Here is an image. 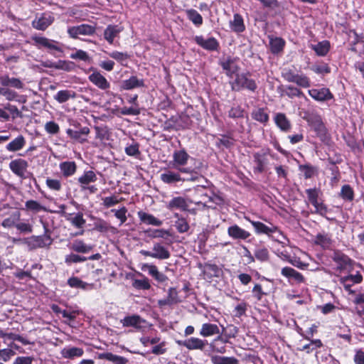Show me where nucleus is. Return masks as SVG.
I'll return each mask as SVG.
<instances>
[{"label":"nucleus","mask_w":364,"mask_h":364,"mask_svg":"<svg viewBox=\"0 0 364 364\" xmlns=\"http://www.w3.org/2000/svg\"><path fill=\"white\" fill-rule=\"evenodd\" d=\"M249 76V73H237L235 79L230 82L232 90L240 92L242 90H247L255 92L257 88V85L255 80L250 78Z\"/></svg>","instance_id":"obj_1"},{"label":"nucleus","mask_w":364,"mask_h":364,"mask_svg":"<svg viewBox=\"0 0 364 364\" xmlns=\"http://www.w3.org/2000/svg\"><path fill=\"white\" fill-rule=\"evenodd\" d=\"M332 259L336 265V269L340 272L343 271L350 272L353 268L354 261L348 255L340 251H335L332 256Z\"/></svg>","instance_id":"obj_2"},{"label":"nucleus","mask_w":364,"mask_h":364,"mask_svg":"<svg viewBox=\"0 0 364 364\" xmlns=\"http://www.w3.org/2000/svg\"><path fill=\"white\" fill-rule=\"evenodd\" d=\"M33 39L38 48H46L50 53L54 51L62 52L60 43L56 41L41 36H36Z\"/></svg>","instance_id":"obj_3"},{"label":"nucleus","mask_w":364,"mask_h":364,"mask_svg":"<svg viewBox=\"0 0 364 364\" xmlns=\"http://www.w3.org/2000/svg\"><path fill=\"white\" fill-rule=\"evenodd\" d=\"M363 281V276L358 272L355 274H350L347 276L341 277L339 282L343 285L346 291L349 294H354V291L351 289V287L356 284H360Z\"/></svg>","instance_id":"obj_4"},{"label":"nucleus","mask_w":364,"mask_h":364,"mask_svg":"<svg viewBox=\"0 0 364 364\" xmlns=\"http://www.w3.org/2000/svg\"><path fill=\"white\" fill-rule=\"evenodd\" d=\"M96 28L89 24H81L76 26L70 27L68 33L73 38H77L79 35L92 36L95 33Z\"/></svg>","instance_id":"obj_5"},{"label":"nucleus","mask_w":364,"mask_h":364,"mask_svg":"<svg viewBox=\"0 0 364 364\" xmlns=\"http://www.w3.org/2000/svg\"><path fill=\"white\" fill-rule=\"evenodd\" d=\"M121 323L124 327H133L136 330L142 329L146 323V321L139 315H132L125 316L121 320Z\"/></svg>","instance_id":"obj_6"},{"label":"nucleus","mask_w":364,"mask_h":364,"mask_svg":"<svg viewBox=\"0 0 364 364\" xmlns=\"http://www.w3.org/2000/svg\"><path fill=\"white\" fill-rule=\"evenodd\" d=\"M194 40L198 46L207 50H217L219 47L218 41L213 37L205 38L202 36H196Z\"/></svg>","instance_id":"obj_7"},{"label":"nucleus","mask_w":364,"mask_h":364,"mask_svg":"<svg viewBox=\"0 0 364 364\" xmlns=\"http://www.w3.org/2000/svg\"><path fill=\"white\" fill-rule=\"evenodd\" d=\"M160 179L166 184H173L185 181V178H182L178 171L176 172L166 168L164 169V172L160 175Z\"/></svg>","instance_id":"obj_8"},{"label":"nucleus","mask_w":364,"mask_h":364,"mask_svg":"<svg viewBox=\"0 0 364 364\" xmlns=\"http://www.w3.org/2000/svg\"><path fill=\"white\" fill-rule=\"evenodd\" d=\"M228 235L234 240H247L251 234L237 225H233L228 228Z\"/></svg>","instance_id":"obj_9"},{"label":"nucleus","mask_w":364,"mask_h":364,"mask_svg":"<svg viewBox=\"0 0 364 364\" xmlns=\"http://www.w3.org/2000/svg\"><path fill=\"white\" fill-rule=\"evenodd\" d=\"M89 80L98 88L105 90L109 88L110 83L98 71H94L88 77Z\"/></svg>","instance_id":"obj_10"},{"label":"nucleus","mask_w":364,"mask_h":364,"mask_svg":"<svg viewBox=\"0 0 364 364\" xmlns=\"http://www.w3.org/2000/svg\"><path fill=\"white\" fill-rule=\"evenodd\" d=\"M53 21L54 18L53 16L43 14L39 18L34 19L32 22V25L33 28L38 30L44 31L53 23Z\"/></svg>","instance_id":"obj_11"},{"label":"nucleus","mask_w":364,"mask_h":364,"mask_svg":"<svg viewBox=\"0 0 364 364\" xmlns=\"http://www.w3.org/2000/svg\"><path fill=\"white\" fill-rule=\"evenodd\" d=\"M123 31V27L119 25H108L104 31V38L109 43L113 44L114 40Z\"/></svg>","instance_id":"obj_12"},{"label":"nucleus","mask_w":364,"mask_h":364,"mask_svg":"<svg viewBox=\"0 0 364 364\" xmlns=\"http://www.w3.org/2000/svg\"><path fill=\"white\" fill-rule=\"evenodd\" d=\"M309 95L317 101L331 100L333 96L328 88L311 89L309 90Z\"/></svg>","instance_id":"obj_13"},{"label":"nucleus","mask_w":364,"mask_h":364,"mask_svg":"<svg viewBox=\"0 0 364 364\" xmlns=\"http://www.w3.org/2000/svg\"><path fill=\"white\" fill-rule=\"evenodd\" d=\"M0 95L4 96L8 101H16L18 102L24 103L26 99L23 96L19 95L16 91L10 89L7 86L0 87Z\"/></svg>","instance_id":"obj_14"},{"label":"nucleus","mask_w":364,"mask_h":364,"mask_svg":"<svg viewBox=\"0 0 364 364\" xmlns=\"http://www.w3.org/2000/svg\"><path fill=\"white\" fill-rule=\"evenodd\" d=\"M208 345L206 340H203L197 337H191L186 340L183 346L190 350H203Z\"/></svg>","instance_id":"obj_15"},{"label":"nucleus","mask_w":364,"mask_h":364,"mask_svg":"<svg viewBox=\"0 0 364 364\" xmlns=\"http://www.w3.org/2000/svg\"><path fill=\"white\" fill-rule=\"evenodd\" d=\"M144 86V80L138 78L135 75H132L129 79L123 80L121 83V89L124 90H130Z\"/></svg>","instance_id":"obj_16"},{"label":"nucleus","mask_w":364,"mask_h":364,"mask_svg":"<svg viewBox=\"0 0 364 364\" xmlns=\"http://www.w3.org/2000/svg\"><path fill=\"white\" fill-rule=\"evenodd\" d=\"M141 269L142 271H148L149 274L159 282H164L168 279V277L164 274L158 270L156 265L146 263L142 264Z\"/></svg>","instance_id":"obj_17"},{"label":"nucleus","mask_w":364,"mask_h":364,"mask_svg":"<svg viewBox=\"0 0 364 364\" xmlns=\"http://www.w3.org/2000/svg\"><path fill=\"white\" fill-rule=\"evenodd\" d=\"M0 85L18 90L23 89L24 86L23 82L19 78L10 77L8 75H0Z\"/></svg>","instance_id":"obj_18"},{"label":"nucleus","mask_w":364,"mask_h":364,"mask_svg":"<svg viewBox=\"0 0 364 364\" xmlns=\"http://www.w3.org/2000/svg\"><path fill=\"white\" fill-rule=\"evenodd\" d=\"M0 85L18 90L23 89L24 86L23 82L19 78L10 77L8 75H0Z\"/></svg>","instance_id":"obj_19"},{"label":"nucleus","mask_w":364,"mask_h":364,"mask_svg":"<svg viewBox=\"0 0 364 364\" xmlns=\"http://www.w3.org/2000/svg\"><path fill=\"white\" fill-rule=\"evenodd\" d=\"M189 158L190 156L184 149L175 151L173 154V166L176 168L186 165Z\"/></svg>","instance_id":"obj_20"},{"label":"nucleus","mask_w":364,"mask_h":364,"mask_svg":"<svg viewBox=\"0 0 364 364\" xmlns=\"http://www.w3.org/2000/svg\"><path fill=\"white\" fill-rule=\"evenodd\" d=\"M220 65L228 76L232 77L234 74H237L239 70V66L236 60L232 58H228L226 60L222 61Z\"/></svg>","instance_id":"obj_21"},{"label":"nucleus","mask_w":364,"mask_h":364,"mask_svg":"<svg viewBox=\"0 0 364 364\" xmlns=\"http://www.w3.org/2000/svg\"><path fill=\"white\" fill-rule=\"evenodd\" d=\"M60 354L64 358L74 359L82 356L84 350L78 347H65L60 350Z\"/></svg>","instance_id":"obj_22"},{"label":"nucleus","mask_w":364,"mask_h":364,"mask_svg":"<svg viewBox=\"0 0 364 364\" xmlns=\"http://www.w3.org/2000/svg\"><path fill=\"white\" fill-rule=\"evenodd\" d=\"M153 258L158 259H167L170 257L169 251L161 244L155 242L152 247Z\"/></svg>","instance_id":"obj_23"},{"label":"nucleus","mask_w":364,"mask_h":364,"mask_svg":"<svg viewBox=\"0 0 364 364\" xmlns=\"http://www.w3.org/2000/svg\"><path fill=\"white\" fill-rule=\"evenodd\" d=\"M27 166V162L21 159L13 160L9 164L10 169L18 176L23 175Z\"/></svg>","instance_id":"obj_24"},{"label":"nucleus","mask_w":364,"mask_h":364,"mask_svg":"<svg viewBox=\"0 0 364 364\" xmlns=\"http://www.w3.org/2000/svg\"><path fill=\"white\" fill-rule=\"evenodd\" d=\"M26 141L23 135H18L6 146L9 152H16L21 150L26 145Z\"/></svg>","instance_id":"obj_25"},{"label":"nucleus","mask_w":364,"mask_h":364,"mask_svg":"<svg viewBox=\"0 0 364 364\" xmlns=\"http://www.w3.org/2000/svg\"><path fill=\"white\" fill-rule=\"evenodd\" d=\"M199 334L203 337H210L220 334L218 325L210 323H205L202 325Z\"/></svg>","instance_id":"obj_26"},{"label":"nucleus","mask_w":364,"mask_h":364,"mask_svg":"<svg viewBox=\"0 0 364 364\" xmlns=\"http://www.w3.org/2000/svg\"><path fill=\"white\" fill-rule=\"evenodd\" d=\"M281 274L288 279H294L297 283H304L305 282L304 276L300 272L289 267L282 268Z\"/></svg>","instance_id":"obj_27"},{"label":"nucleus","mask_w":364,"mask_h":364,"mask_svg":"<svg viewBox=\"0 0 364 364\" xmlns=\"http://www.w3.org/2000/svg\"><path fill=\"white\" fill-rule=\"evenodd\" d=\"M249 221L254 227L255 230L257 234H266L269 235L277 230V228L274 225L267 226L259 221H253L250 220H249Z\"/></svg>","instance_id":"obj_28"},{"label":"nucleus","mask_w":364,"mask_h":364,"mask_svg":"<svg viewBox=\"0 0 364 364\" xmlns=\"http://www.w3.org/2000/svg\"><path fill=\"white\" fill-rule=\"evenodd\" d=\"M60 170L65 178L73 176L77 171V165L75 161H63L59 164Z\"/></svg>","instance_id":"obj_29"},{"label":"nucleus","mask_w":364,"mask_h":364,"mask_svg":"<svg viewBox=\"0 0 364 364\" xmlns=\"http://www.w3.org/2000/svg\"><path fill=\"white\" fill-rule=\"evenodd\" d=\"M267 154L266 151H263L262 153H255L253 155L254 161L257 164V166L255 168L256 171L262 173L264 171V168L267 164Z\"/></svg>","instance_id":"obj_30"},{"label":"nucleus","mask_w":364,"mask_h":364,"mask_svg":"<svg viewBox=\"0 0 364 364\" xmlns=\"http://www.w3.org/2000/svg\"><path fill=\"white\" fill-rule=\"evenodd\" d=\"M99 358L112 362L113 364H127L129 360L124 357L112 353H102L99 354Z\"/></svg>","instance_id":"obj_31"},{"label":"nucleus","mask_w":364,"mask_h":364,"mask_svg":"<svg viewBox=\"0 0 364 364\" xmlns=\"http://www.w3.org/2000/svg\"><path fill=\"white\" fill-rule=\"evenodd\" d=\"M97 180L95 173L92 171H86L77 178L80 188H85L86 186L91 183H94Z\"/></svg>","instance_id":"obj_32"},{"label":"nucleus","mask_w":364,"mask_h":364,"mask_svg":"<svg viewBox=\"0 0 364 364\" xmlns=\"http://www.w3.org/2000/svg\"><path fill=\"white\" fill-rule=\"evenodd\" d=\"M68 284L72 288L81 289L83 290L92 289L94 287L93 284H89L83 282L77 277H72L68 279Z\"/></svg>","instance_id":"obj_33"},{"label":"nucleus","mask_w":364,"mask_h":364,"mask_svg":"<svg viewBox=\"0 0 364 364\" xmlns=\"http://www.w3.org/2000/svg\"><path fill=\"white\" fill-rule=\"evenodd\" d=\"M332 242L333 240L331 236L326 233H318L314 239V243L323 249H329Z\"/></svg>","instance_id":"obj_34"},{"label":"nucleus","mask_w":364,"mask_h":364,"mask_svg":"<svg viewBox=\"0 0 364 364\" xmlns=\"http://www.w3.org/2000/svg\"><path fill=\"white\" fill-rule=\"evenodd\" d=\"M308 122L318 134H324L326 129L319 116H311L308 119Z\"/></svg>","instance_id":"obj_35"},{"label":"nucleus","mask_w":364,"mask_h":364,"mask_svg":"<svg viewBox=\"0 0 364 364\" xmlns=\"http://www.w3.org/2000/svg\"><path fill=\"white\" fill-rule=\"evenodd\" d=\"M138 216L140 220L147 225H151L154 226H161L162 221L154 217L153 215L146 213L143 211L138 212Z\"/></svg>","instance_id":"obj_36"},{"label":"nucleus","mask_w":364,"mask_h":364,"mask_svg":"<svg viewBox=\"0 0 364 364\" xmlns=\"http://www.w3.org/2000/svg\"><path fill=\"white\" fill-rule=\"evenodd\" d=\"M187 206L185 198L181 196L173 198L166 205V208L169 210L180 209L185 210Z\"/></svg>","instance_id":"obj_37"},{"label":"nucleus","mask_w":364,"mask_h":364,"mask_svg":"<svg viewBox=\"0 0 364 364\" xmlns=\"http://www.w3.org/2000/svg\"><path fill=\"white\" fill-rule=\"evenodd\" d=\"M70 248L76 252L85 254L92 250V246L85 244L82 240H75Z\"/></svg>","instance_id":"obj_38"},{"label":"nucleus","mask_w":364,"mask_h":364,"mask_svg":"<svg viewBox=\"0 0 364 364\" xmlns=\"http://www.w3.org/2000/svg\"><path fill=\"white\" fill-rule=\"evenodd\" d=\"M277 126L284 132H288L291 128L290 122L288 120L285 114L282 113L277 114L274 117Z\"/></svg>","instance_id":"obj_39"},{"label":"nucleus","mask_w":364,"mask_h":364,"mask_svg":"<svg viewBox=\"0 0 364 364\" xmlns=\"http://www.w3.org/2000/svg\"><path fill=\"white\" fill-rule=\"evenodd\" d=\"M75 97V92L68 90H60L53 96L54 100L59 103H65L70 99Z\"/></svg>","instance_id":"obj_40"},{"label":"nucleus","mask_w":364,"mask_h":364,"mask_svg":"<svg viewBox=\"0 0 364 364\" xmlns=\"http://www.w3.org/2000/svg\"><path fill=\"white\" fill-rule=\"evenodd\" d=\"M67 220L70 222L72 225L79 229H82L86 223L83 218V214L80 212L75 214H69Z\"/></svg>","instance_id":"obj_41"},{"label":"nucleus","mask_w":364,"mask_h":364,"mask_svg":"<svg viewBox=\"0 0 364 364\" xmlns=\"http://www.w3.org/2000/svg\"><path fill=\"white\" fill-rule=\"evenodd\" d=\"M186 16L196 26L199 27L203 24L202 16L195 9L186 10Z\"/></svg>","instance_id":"obj_42"},{"label":"nucleus","mask_w":364,"mask_h":364,"mask_svg":"<svg viewBox=\"0 0 364 364\" xmlns=\"http://www.w3.org/2000/svg\"><path fill=\"white\" fill-rule=\"evenodd\" d=\"M21 213L19 211H15L12 213L9 217L4 219L1 225L4 228H10L12 227H16V225H17L18 221L20 220Z\"/></svg>","instance_id":"obj_43"},{"label":"nucleus","mask_w":364,"mask_h":364,"mask_svg":"<svg viewBox=\"0 0 364 364\" xmlns=\"http://www.w3.org/2000/svg\"><path fill=\"white\" fill-rule=\"evenodd\" d=\"M213 364H238L239 361L235 357L213 355L210 358Z\"/></svg>","instance_id":"obj_44"},{"label":"nucleus","mask_w":364,"mask_h":364,"mask_svg":"<svg viewBox=\"0 0 364 364\" xmlns=\"http://www.w3.org/2000/svg\"><path fill=\"white\" fill-rule=\"evenodd\" d=\"M311 48L318 55L325 56L329 51L330 43L327 41H323L316 45H312Z\"/></svg>","instance_id":"obj_45"},{"label":"nucleus","mask_w":364,"mask_h":364,"mask_svg":"<svg viewBox=\"0 0 364 364\" xmlns=\"http://www.w3.org/2000/svg\"><path fill=\"white\" fill-rule=\"evenodd\" d=\"M252 118L261 123H266L269 120V114L264 108H257L252 111Z\"/></svg>","instance_id":"obj_46"},{"label":"nucleus","mask_w":364,"mask_h":364,"mask_svg":"<svg viewBox=\"0 0 364 364\" xmlns=\"http://www.w3.org/2000/svg\"><path fill=\"white\" fill-rule=\"evenodd\" d=\"M232 29L235 32H242L245 29V26L243 23L242 17L238 14H235L234 15L233 21L230 22Z\"/></svg>","instance_id":"obj_47"},{"label":"nucleus","mask_w":364,"mask_h":364,"mask_svg":"<svg viewBox=\"0 0 364 364\" xmlns=\"http://www.w3.org/2000/svg\"><path fill=\"white\" fill-rule=\"evenodd\" d=\"M31 242H36L37 246L39 247H44L50 246L52 243V239L48 235L41 236H33L31 237Z\"/></svg>","instance_id":"obj_48"},{"label":"nucleus","mask_w":364,"mask_h":364,"mask_svg":"<svg viewBox=\"0 0 364 364\" xmlns=\"http://www.w3.org/2000/svg\"><path fill=\"white\" fill-rule=\"evenodd\" d=\"M284 41L281 38H272L270 41L271 50L274 53L280 52L284 46Z\"/></svg>","instance_id":"obj_49"},{"label":"nucleus","mask_w":364,"mask_h":364,"mask_svg":"<svg viewBox=\"0 0 364 364\" xmlns=\"http://www.w3.org/2000/svg\"><path fill=\"white\" fill-rule=\"evenodd\" d=\"M134 288L136 289L148 290L151 288L149 280L144 277L142 279H134L132 283Z\"/></svg>","instance_id":"obj_50"},{"label":"nucleus","mask_w":364,"mask_h":364,"mask_svg":"<svg viewBox=\"0 0 364 364\" xmlns=\"http://www.w3.org/2000/svg\"><path fill=\"white\" fill-rule=\"evenodd\" d=\"M341 196L343 199L351 201L354 198V192L349 185H344L341 188Z\"/></svg>","instance_id":"obj_51"},{"label":"nucleus","mask_w":364,"mask_h":364,"mask_svg":"<svg viewBox=\"0 0 364 364\" xmlns=\"http://www.w3.org/2000/svg\"><path fill=\"white\" fill-rule=\"evenodd\" d=\"M25 206L28 210L38 213L41 210L46 211V208L41 205L38 201L34 200H27L25 203Z\"/></svg>","instance_id":"obj_52"},{"label":"nucleus","mask_w":364,"mask_h":364,"mask_svg":"<svg viewBox=\"0 0 364 364\" xmlns=\"http://www.w3.org/2000/svg\"><path fill=\"white\" fill-rule=\"evenodd\" d=\"M175 226L178 232L180 233L188 232L190 228L188 223L184 218H178V219L175 222Z\"/></svg>","instance_id":"obj_53"},{"label":"nucleus","mask_w":364,"mask_h":364,"mask_svg":"<svg viewBox=\"0 0 364 364\" xmlns=\"http://www.w3.org/2000/svg\"><path fill=\"white\" fill-rule=\"evenodd\" d=\"M285 95H287L290 98H293L295 97H301L304 96V93L299 88L292 86L288 85L286 87L284 90Z\"/></svg>","instance_id":"obj_54"},{"label":"nucleus","mask_w":364,"mask_h":364,"mask_svg":"<svg viewBox=\"0 0 364 364\" xmlns=\"http://www.w3.org/2000/svg\"><path fill=\"white\" fill-rule=\"evenodd\" d=\"M294 82L303 88H308L311 86L310 79L305 75L297 74Z\"/></svg>","instance_id":"obj_55"},{"label":"nucleus","mask_w":364,"mask_h":364,"mask_svg":"<svg viewBox=\"0 0 364 364\" xmlns=\"http://www.w3.org/2000/svg\"><path fill=\"white\" fill-rule=\"evenodd\" d=\"M87 260V257H82L75 254H70L65 256V262L68 264H70L72 263H79L82 262Z\"/></svg>","instance_id":"obj_56"},{"label":"nucleus","mask_w":364,"mask_h":364,"mask_svg":"<svg viewBox=\"0 0 364 364\" xmlns=\"http://www.w3.org/2000/svg\"><path fill=\"white\" fill-rule=\"evenodd\" d=\"M255 257L261 262L267 261L269 259V251L267 248H257L255 251Z\"/></svg>","instance_id":"obj_57"},{"label":"nucleus","mask_w":364,"mask_h":364,"mask_svg":"<svg viewBox=\"0 0 364 364\" xmlns=\"http://www.w3.org/2000/svg\"><path fill=\"white\" fill-rule=\"evenodd\" d=\"M4 109L8 110L13 119H15L17 117L21 118L23 114L21 111L18 109V107L15 105L7 103L4 105Z\"/></svg>","instance_id":"obj_58"},{"label":"nucleus","mask_w":364,"mask_h":364,"mask_svg":"<svg viewBox=\"0 0 364 364\" xmlns=\"http://www.w3.org/2000/svg\"><path fill=\"white\" fill-rule=\"evenodd\" d=\"M299 170L303 173L305 178H311L316 171V168L310 165H301L299 166Z\"/></svg>","instance_id":"obj_59"},{"label":"nucleus","mask_w":364,"mask_h":364,"mask_svg":"<svg viewBox=\"0 0 364 364\" xmlns=\"http://www.w3.org/2000/svg\"><path fill=\"white\" fill-rule=\"evenodd\" d=\"M109 228V224L102 219H98L94 223V229L101 232H106Z\"/></svg>","instance_id":"obj_60"},{"label":"nucleus","mask_w":364,"mask_h":364,"mask_svg":"<svg viewBox=\"0 0 364 364\" xmlns=\"http://www.w3.org/2000/svg\"><path fill=\"white\" fill-rule=\"evenodd\" d=\"M46 186L53 191H59L62 188L61 182L58 179L48 178L46 181Z\"/></svg>","instance_id":"obj_61"},{"label":"nucleus","mask_w":364,"mask_h":364,"mask_svg":"<svg viewBox=\"0 0 364 364\" xmlns=\"http://www.w3.org/2000/svg\"><path fill=\"white\" fill-rule=\"evenodd\" d=\"M112 212L114 213L115 217L120 220V225L124 223L127 221L126 214L127 209L125 207H122L119 210L112 209Z\"/></svg>","instance_id":"obj_62"},{"label":"nucleus","mask_w":364,"mask_h":364,"mask_svg":"<svg viewBox=\"0 0 364 364\" xmlns=\"http://www.w3.org/2000/svg\"><path fill=\"white\" fill-rule=\"evenodd\" d=\"M311 69L317 74H326L331 72V68L326 63L314 65Z\"/></svg>","instance_id":"obj_63"},{"label":"nucleus","mask_w":364,"mask_h":364,"mask_svg":"<svg viewBox=\"0 0 364 364\" xmlns=\"http://www.w3.org/2000/svg\"><path fill=\"white\" fill-rule=\"evenodd\" d=\"M296 75L297 74L289 68H284L282 73V77L289 82H294Z\"/></svg>","instance_id":"obj_64"}]
</instances>
